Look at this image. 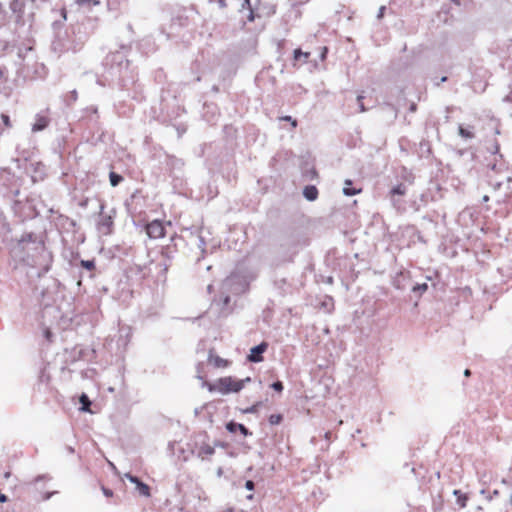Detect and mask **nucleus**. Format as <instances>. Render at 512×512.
<instances>
[{"label": "nucleus", "mask_w": 512, "mask_h": 512, "mask_svg": "<svg viewBox=\"0 0 512 512\" xmlns=\"http://www.w3.org/2000/svg\"><path fill=\"white\" fill-rule=\"evenodd\" d=\"M352 185V181L351 180H346L345 181V186L343 188V193L347 196H353V195H356V194H359L361 192V189H349V186Z\"/></svg>", "instance_id": "nucleus-12"}, {"label": "nucleus", "mask_w": 512, "mask_h": 512, "mask_svg": "<svg viewBox=\"0 0 512 512\" xmlns=\"http://www.w3.org/2000/svg\"><path fill=\"white\" fill-rule=\"evenodd\" d=\"M254 18H255V16H254V12L251 10V11H250V13H249V16H248V20H249V21H253V20H254Z\"/></svg>", "instance_id": "nucleus-33"}, {"label": "nucleus", "mask_w": 512, "mask_h": 512, "mask_svg": "<svg viewBox=\"0 0 512 512\" xmlns=\"http://www.w3.org/2000/svg\"><path fill=\"white\" fill-rule=\"evenodd\" d=\"M146 233L151 239L163 238L166 235L164 224L161 220H153L145 227Z\"/></svg>", "instance_id": "nucleus-2"}, {"label": "nucleus", "mask_w": 512, "mask_h": 512, "mask_svg": "<svg viewBox=\"0 0 512 512\" xmlns=\"http://www.w3.org/2000/svg\"><path fill=\"white\" fill-rule=\"evenodd\" d=\"M483 200H484V201H488V200H489V197H488V196H484Z\"/></svg>", "instance_id": "nucleus-36"}, {"label": "nucleus", "mask_w": 512, "mask_h": 512, "mask_svg": "<svg viewBox=\"0 0 512 512\" xmlns=\"http://www.w3.org/2000/svg\"><path fill=\"white\" fill-rule=\"evenodd\" d=\"M459 135L463 138H466V139H471V138H474V133L466 128H464L463 126H459Z\"/></svg>", "instance_id": "nucleus-16"}, {"label": "nucleus", "mask_w": 512, "mask_h": 512, "mask_svg": "<svg viewBox=\"0 0 512 512\" xmlns=\"http://www.w3.org/2000/svg\"><path fill=\"white\" fill-rule=\"evenodd\" d=\"M326 52H327V48L324 47L323 48V52L321 53V56H320V61H324L325 60Z\"/></svg>", "instance_id": "nucleus-32"}, {"label": "nucleus", "mask_w": 512, "mask_h": 512, "mask_svg": "<svg viewBox=\"0 0 512 512\" xmlns=\"http://www.w3.org/2000/svg\"><path fill=\"white\" fill-rule=\"evenodd\" d=\"M245 4H248V5H249V0H245Z\"/></svg>", "instance_id": "nucleus-38"}, {"label": "nucleus", "mask_w": 512, "mask_h": 512, "mask_svg": "<svg viewBox=\"0 0 512 512\" xmlns=\"http://www.w3.org/2000/svg\"><path fill=\"white\" fill-rule=\"evenodd\" d=\"M280 120L281 121H288V123H291V126L293 128H296L297 125H298L297 120L293 119L291 116H282V117H280Z\"/></svg>", "instance_id": "nucleus-20"}, {"label": "nucleus", "mask_w": 512, "mask_h": 512, "mask_svg": "<svg viewBox=\"0 0 512 512\" xmlns=\"http://www.w3.org/2000/svg\"><path fill=\"white\" fill-rule=\"evenodd\" d=\"M214 452V447H212L210 444L204 443L199 447L197 454L198 457H200L202 460H205L211 457Z\"/></svg>", "instance_id": "nucleus-10"}, {"label": "nucleus", "mask_w": 512, "mask_h": 512, "mask_svg": "<svg viewBox=\"0 0 512 512\" xmlns=\"http://www.w3.org/2000/svg\"><path fill=\"white\" fill-rule=\"evenodd\" d=\"M226 429L230 433H236L237 431H239L245 437L252 435V433L243 424L236 423L233 421H230L226 424Z\"/></svg>", "instance_id": "nucleus-7"}, {"label": "nucleus", "mask_w": 512, "mask_h": 512, "mask_svg": "<svg viewBox=\"0 0 512 512\" xmlns=\"http://www.w3.org/2000/svg\"><path fill=\"white\" fill-rule=\"evenodd\" d=\"M109 179L113 187L117 186L119 183L123 181V177L115 172H110Z\"/></svg>", "instance_id": "nucleus-13"}, {"label": "nucleus", "mask_w": 512, "mask_h": 512, "mask_svg": "<svg viewBox=\"0 0 512 512\" xmlns=\"http://www.w3.org/2000/svg\"><path fill=\"white\" fill-rule=\"evenodd\" d=\"M102 491L104 493V495L108 498L112 497L113 496V492L111 489H108V488H105V487H102Z\"/></svg>", "instance_id": "nucleus-27"}, {"label": "nucleus", "mask_w": 512, "mask_h": 512, "mask_svg": "<svg viewBox=\"0 0 512 512\" xmlns=\"http://www.w3.org/2000/svg\"><path fill=\"white\" fill-rule=\"evenodd\" d=\"M466 500H467V497H466V496H464L462 499H461V498H459V499H458V501H459V503H460L461 507H465V505H466Z\"/></svg>", "instance_id": "nucleus-29"}, {"label": "nucleus", "mask_w": 512, "mask_h": 512, "mask_svg": "<svg viewBox=\"0 0 512 512\" xmlns=\"http://www.w3.org/2000/svg\"><path fill=\"white\" fill-rule=\"evenodd\" d=\"M362 99H363V96H358V102L360 103L361 112H364L365 108L362 104Z\"/></svg>", "instance_id": "nucleus-30"}, {"label": "nucleus", "mask_w": 512, "mask_h": 512, "mask_svg": "<svg viewBox=\"0 0 512 512\" xmlns=\"http://www.w3.org/2000/svg\"><path fill=\"white\" fill-rule=\"evenodd\" d=\"M428 289V285L426 283H423L421 285H417L413 288L414 291H426Z\"/></svg>", "instance_id": "nucleus-24"}, {"label": "nucleus", "mask_w": 512, "mask_h": 512, "mask_svg": "<svg viewBox=\"0 0 512 512\" xmlns=\"http://www.w3.org/2000/svg\"><path fill=\"white\" fill-rule=\"evenodd\" d=\"M282 420H283V417L281 414H271L269 416V423L271 425H278L282 422Z\"/></svg>", "instance_id": "nucleus-17"}, {"label": "nucleus", "mask_w": 512, "mask_h": 512, "mask_svg": "<svg viewBox=\"0 0 512 512\" xmlns=\"http://www.w3.org/2000/svg\"><path fill=\"white\" fill-rule=\"evenodd\" d=\"M446 80H447V78H446V77H442V78H441V82H444V81H446Z\"/></svg>", "instance_id": "nucleus-37"}, {"label": "nucleus", "mask_w": 512, "mask_h": 512, "mask_svg": "<svg viewBox=\"0 0 512 512\" xmlns=\"http://www.w3.org/2000/svg\"><path fill=\"white\" fill-rule=\"evenodd\" d=\"M44 336L45 338L47 339V341L51 342L52 341V332L50 331L49 328H46L44 330Z\"/></svg>", "instance_id": "nucleus-26"}, {"label": "nucleus", "mask_w": 512, "mask_h": 512, "mask_svg": "<svg viewBox=\"0 0 512 512\" xmlns=\"http://www.w3.org/2000/svg\"><path fill=\"white\" fill-rule=\"evenodd\" d=\"M511 503H512V494H511V499H510Z\"/></svg>", "instance_id": "nucleus-39"}, {"label": "nucleus", "mask_w": 512, "mask_h": 512, "mask_svg": "<svg viewBox=\"0 0 512 512\" xmlns=\"http://www.w3.org/2000/svg\"><path fill=\"white\" fill-rule=\"evenodd\" d=\"M7 501H8L7 496L0 492V502L4 503V502H7Z\"/></svg>", "instance_id": "nucleus-31"}, {"label": "nucleus", "mask_w": 512, "mask_h": 512, "mask_svg": "<svg viewBox=\"0 0 512 512\" xmlns=\"http://www.w3.org/2000/svg\"><path fill=\"white\" fill-rule=\"evenodd\" d=\"M303 195L307 200L314 201L318 197V189L313 185L306 186L303 190Z\"/></svg>", "instance_id": "nucleus-11"}, {"label": "nucleus", "mask_w": 512, "mask_h": 512, "mask_svg": "<svg viewBox=\"0 0 512 512\" xmlns=\"http://www.w3.org/2000/svg\"><path fill=\"white\" fill-rule=\"evenodd\" d=\"M50 119L46 115L38 114L35 118L32 130L34 132L44 130L49 125Z\"/></svg>", "instance_id": "nucleus-9"}, {"label": "nucleus", "mask_w": 512, "mask_h": 512, "mask_svg": "<svg viewBox=\"0 0 512 512\" xmlns=\"http://www.w3.org/2000/svg\"><path fill=\"white\" fill-rule=\"evenodd\" d=\"M470 374H471L470 370H469V369H466V370H465V372H464V375H465L466 377H468V376H470Z\"/></svg>", "instance_id": "nucleus-35"}, {"label": "nucleus", "mask_w": 512, "mask_h": 512, "mask_svg": "<svg viewBox=\"0 0 512 512\" xmlns=\"http://www.w3.org/2000/svg\"><path fill=\"white\" fill-rule=\"evenodd\" d=\"M208 364L212 365L214 368L217 369H225L231 365V361L224 359L220 357L219 355L215 354L213 350L209 351L208 354Z\"/></svg>", "instance_id": "nucleus-4"}, {"label": "nucleus", "mask_w": 512, "mask_h": 512, "mask_svg": "<svg viewBox=\"0 0 512 512\" xmlns=\"http://www.w3.org/2000/svg\"><path fill=\"white\" fill-rule=\"evenodd\" d=\"M76 3L78 5H94V6H98L100 5V1L99 0H75Z\"/></svg>", "instance_id": "nucleus-18"}, {"label": "nucleus", "mask_w": 512, "mask_h": 512, "mask_svg": "<svg viewBox=\"0 0 512 512\" xmlns=\"http://www.w3.org/2000/svg\"><path fill=\"white\" fill-rule=\"evenodd\" d=\"M251 382L250 377L244 379H236L232 376L221 377L214 383L204 381L203 386L210 392H219L221 394L238 393L247 383Z\"/></svg>", "instance_id": "nucleus-1"}, {"label": "nucleus", "mask_w": 512, "mask_h": 512, "mask_svg": "<svg viewBox=\"0 0 512 512\" xmlns=\"http://www.w3.org/2000/svg\"><path fill=\"white\" fill-rule=\"evenodd\" d=\"M245 487H246L248 490H253V489H254V482H253V481H251V480L246 481V483H245Z\"/></svg>", "instance_id": "nucleus-28"}, {"label": "nucleus", "mask_w": 512, "mask_h": 512, "mask_svg": "<svg viewBox=\"0 0 512 512\" xmlns=\"http://www.w3.org/2000/svg\"><path fill=\"white\" fill-rule=\"evenodd\" d=\"M416 108H417V107H416V104H414V103H413V104H411V106H410V111H411V112H415V111H416Z\"/></svg>", "instance_id": "nucleus-34"}, {"label": "nucleus", "mask_w": 512, "mask_h": 512, "mask_svg": "<svg viewBox=\"0 0 512 512\" xmlns=\"http://www.w3.org/2000/svg\"><path fill=\"white\" fill-rule=\"evenodd\" d=\"M301 56H304L305 58H308L309 53H308V52H305V53H304V52H302L300 49H296V50L294 51V60H295V61H299Z\"/></svg>", "instance_id": "nucleus-19"}, {"label": "nucleus", "mask_w": 512, "mask_h": 512, "mask_svg": "<svg viewBox=\"0 0 512 512\" xmlns=\"http://www.w3.org/2000/svg\"><path fill=\"white\" fill-rule=\"evenodd\" d=\"M390 194L392 197L395 195H405L406 186L404 184H399L391 190Z\"/></svg>", "instance_id": "nucleus-15"}, {"label": "nucleus", "mask_w": 512, "mask_h": 512, "mask_svg": "<svg viewBox=\"0 0 512 512\" xmlns=\"http://www.w3.org/2000/svg\"><path fill=\"white\" fill-rule=\"evenodd\" d=\"M272 388H273L274 390H276L277 392H282L284 387H283L282 382L277 381V382H274V383L272 384Z\"/></svg>", "instance_id": "nucleus-22"}, {"label": "nucleus", "mask_w": 512, "mask_h": 512, "mask_svg": "<svg viewBox=\"0 0 512 512\" xmlns=\"http://www.w3.org/2000/svg\"><path fill=\"white\" fill-rule=\"evenodd\" d=\"M385 10H386V7L385 6H381L378 10V13H377V19H382L384 17V13H385Z\"/></svg>", "instance_id": "nucleus-25"}, {"label": "nucleus", "mask_w": 512, "mask_h": 512, "mask_svg": "<svg viewBox=\"0 0 512 512\" xmlns=\"http://www.w3.org/2000/svg\"><path fill=\"white\" fill-rule=\"evenodd\" d=\"M126 477L131 483H134L136 485V489L138 490L140 495L145 497L150 496V487L147 484L141 482L137 477L129 474L126 475Z\"/></svg>", "instance_id": "nucleus-6"}, {"label": "nucleus", "mask_w": 512, "mask_h": 512, "mask_svg": "<svg viewBox=\"0 0 512 512\" xmlns=\"http://www.w3.org/2000/svg\"><path fill=\"white\" fill-rule=\"evenodd\" d=\"M97 226L102 234L109 235L113 229V218L110 215H101Z\"/></svg>", "instance_id": "nucleus-5"}, {"label": "nucleus", "mask_w": 512, "mask_h": 512, "mask_svg": "<svg viewBox=\"0 0 512 512\" xmlns=\"http://www.w3.org/2000/svg\"><path fill=\"white\" fill-rule=\"evenodd\" d=\"M82 266L86 269L92 270L94 269L95 265L93 261H82Z\"/></svg>", "instance_id": "nucleus-23"}, {"label": "nucleus", "mask_w": 512, "mask_h": 512, "mask_svg": "<svg viewBox=\"0 0 512 512\" xmlns=\"http://www.w3.org/2000/svg\"><path fill=\"white\" fill-rule=\"evenodd\" d=\"M268 343L263 341L259 345L252 347L250 353L247 356L248 361L253 363H259L263 361V353L268 349Z\"/></svg>", "instance_id": "nucleus-3"}, {"label": "nucleus", "mask_w": 512, "mask_h": 512, "mask_svg": "<svg viewBox=\"0 0 512 512\" xmlns=\"http://www.w3.org/2000/svg\"><path fill=\"white\" fill-rule=\"evenodd\" d=\"M41 480H42V478H40V477L35 480V489L37 491L36 500L37 501H46V500L50 499L53 495L57 494L58 491L57 490H51V491H46V492L41 491L38 488V485L41 482Z\"/></svg>", "instance_id": "nucleus-8"}, {"label": "nucleus", "mask_w": 512, "mask_h": 512, "mask_svg": "<svg viewBox=\"0 0 512 512\" xmlns=\"http://www.w3.org/2000/svg\"><path fill=\"white\" fill-rule=\"evenodd\" d=\"M80 403L82 404V407H81L82 411H87V412L90 411L91 401L89 400V398L86 394L81 395Z\"/></svg>", "instance_id": "nucleus-14"}, {"label": "nucleus", "mask_w": 512, "mask_h": 512, "mask_svg": "<svg viewBox=\"0 0 512 512\" xmlns=\"http://www.w3.org/2000/svg\"><path fill=\"white\" fill-rule=\"evenodd\" d=\"M1 119L6 128H11L12 124L10 121V117L7 114H1Z\"/></svg>", "instance_id": "nucleus-21"}]
</instances>
